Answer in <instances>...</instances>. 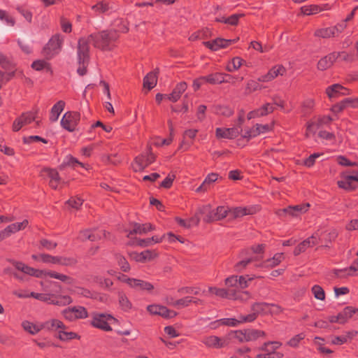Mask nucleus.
Here are the masks:
<instances>
[{
	"label": "nucleus",
	"instance_id": "09e8293b",
	"mask_svg": "<svg viewBox=\"0 0 358 358\" xmlns=\"http://www.w3.org/2000/svg\"><path fill=\"white\" fill-rule=\"evenodd\" d=\"M309 207L310 204L308 203L291 206V209L293 211V217H297L299 215L306 213Z\"/></svg>",
	"mask_w": 358,
	"mask_h": 358
},
{
	"label": "nucleus",
	"instance_id": "4c0bfd02",
	"mask_svg": "<svg viewBox=\"0 0 358 358\" xmlns=\"http://www.w3.org/2000/svg\"><path fill=\"white\" fill-rule=\"evenodd\" d=\"M212 31L208 28H205L198 31L193 33L189 37V40L194 41L199 39H205L210 37Z\"/></svg>",
	"mask_w": 358,
	"mask_h": 358
},
{
	"label": "nucleus",
	"instance_id": "49530a36",
	"mask_svg": "<svg viewBox=\"0 0 358 358\" xmlns=\"http://www.w3.org/2000/svg\"><path fill=\"white\" fill-rule=\"evenodd\" d=\"M22 327H23L24 331L29 332L31 335L37 334L42 329V328H41V324L39 326H37L27 320L22 322Z\"/></svg>",
	"mask_w": 358,
	"mask_h": 358
},
{
	"label": "nucleus",
	"instance_id": "6e6552de",
	"mask_svg": "<svg viewBox=\"0 0 358 358\" xmlns=\"http://www.w3.org/2000/svg\"><path fill=\"white\" fill-rule=\"evenodd\" d=\"M80 120V113L76 111H67L61 120L62 127L69 131H74Z\"/></svg>",
	"mask_w": 358,
	"mask_h": 358
},
{
	"label": "nucleus",
	"instance_id": "a211bd4d",
	"mask_svg": "<svg viewBox=\"0 0 358 358\" xmlns=\"http://www.w3.org/2000/svg\"><path fill=\"white\" fill-rule=\"evenodd\" d=\"M338 56L339 55H336V52H333L322 57L317 63V69L320 71H324L329 69L338 58Z\"/></svg>",
	"mask_w": 358,
	"mask_h": 358
},
{
	"label": "nucleus",
	"instance_id": "412c9836",
	"mask_svg": "<svg viewBox=\"0 0 358 358\" xmlns=\"http://www.w3.org/2000/svg\"><path fill=\"white\" fill-rule=\"evenodd\" d=\"M338 235V232L336 229H333L329 232L324 231L320 234L319 241L323 244L322 246L329 247L332 241H335Z\"/></svg>",
	"mask_w": 358,
	"mask_h": 358
},
{
	"label": "nucleus",
	"instance_id": "de8ad7c7",
	"mask_svg": "<svg viewBox=\"0 0 358 358\" xmlns=\"http://www.w3.org/2000/svg\"><path fill=\"white\" fill-rule=\"evenodd\" d=\"M78 239L83 242L87 240L95 241L97 239V236L92 233L90 229H84L80 231Z\"/></svg>",
	"mask_w": 358,
	"mask_h": 358
},
{
	"label": "nucleus",
	"instance_id": "680f3d73",
	"mask_svg": "<svg viewBox=\"0 0 358 358\" xmlns=\"http://www.w3.org/2000/svg\"><path fill=\"white\" fill-rule=\"evenodd\" d=\"M76 165H80L82 167H85V165L83 163L79 162L76 158H75L72 155H69L68 162L63 163L60 166L59 169H62L66 166H72L74 168Z\"/></svg>",
	"mask_w": 358,
	"mask_h": 358
},
{
	"label": "nucleus",
	"instance_id": "f3484780",
	"mask_svg": "<svg viewBox=\"0 0 358 358\" xmlns=\"http://www.w3.org/2000/svg\"><path fill=\"white\" fill-rule=\"evenodd\" d=\"M41 328H42V329H45L48 331H52L66 329L67 327L61 320L57 319H51L41 324Z\"/></svg>",
	"mask_w": 358,
	"mask_h": 358
},
{
	"label": "nucleus",
	"instance_id": "4be33fe9",
	"mask_svg": "<svg viewBox=\"0 0 358 358\" xmlns=\"http://www.w3.org/2000/svg\"><path fill=\"white\" fill-rule=\"evenodd\" d=\"M204 83H209L210 85L221 84L224 82H230L229 80H224V73H214L208 74L206 76H202Z\"/></svg>",
	"mask_w": 358,
	"mask_h": 358
},
{
	"label": "nucleus",
	"instance_id": "864d4df0",
	"mask_svg": "<svg viewBox=\"0 0 358 358\" xmlns=\"http://www.w3.org/2000/svg\"><path fill=\"white\" fill-rule=\"evenodd\" d=\"M116 259L117 264L120 267V269L124 272H128L130 271V266L127 260L121 255H116Z\"/></svg>",
	"mask_w": 358,
	"mask_h": 358
},
{
	"label": "nucleus",
	"instance_id": "72a5a7b5",
	"mask_svg": "<svg viewBox=\"0 0 358 358\" xmlns=\"http://www.w3.org/2000/svg\"><path fill=\"white\" fill-rule=\"evenodd\" d=\"M118 301L122 310L127 312L131 309L132 304L124 292H118Z\"/></svg>",
	"mask_w": 358,
	"mask_h": 358
},
{
	"label": "nucleus",
	"instance_id": "b1692460",
	"mask_svg": "<svg viewBox=\"0 0 358 358\" xmlns=\"http://www.w3.org/2000/svg\"><path fill=\"white\" fill-rule=\"evenodd\" d=\"M52 298L49 301V304H53L59 306H64L69 305L73 302L71 296L68 295H60L51 294Z\"/></svg>",
	"mask_w": 358,
	"mask_h": 358
},
{
	"label": "nucleus",
	"instance_id": "2eb2a0df",
	"mask_svg": "<svg viewBox=\"0 0 358 358\" xmlns=\"http://www.w3.org/2000/svg\"><path fill=\"white\" fill-rule=\"evenodd\" d=\"M242 131V129H238V127H232L226 129L217 128L215 135L217 138H226L232 139L237 137Z\"/></svg>",
	"mask_w": 358,
	"mask_h": 358
},
{
	"label": "nucleus",
	"instance_id": "5701e85b",
	"mask_svg": "<svg viewBox=\"0 0 358 358\" xmlns=\"http://www.w3.org/2000/svg\"><path fill=\"white\" fill-rule=\"evenodd\" d=\"M187 84L186 82H180L173 89V92L168 95V99L176 102L181 96V94L186 90Z\"/></svg>",
	"mask_w": 358,
	"mask_h": 358
},
{
	"label": "nucleus",
	"instance_id": "6ab92c4d",
	"mask_svg": "<svg viewBox=\"0 0 358 358\" xmlns=\"http://www.w3.org/2000/svg\"><path fill=\"white\" fill-rule=\"evenodd\" d=\"M285 71V68L283 66H275L270 69V71L266 75L261 76L258 80L261 82L270 81L277 77L278 75H283Z\"/></svg>",
	"mask_w": 358,
	"mask_h": 358
},
{
	"label": "nucleus",
	"instance_id": "f704fd0d",
	"mask_svg": "<svg viewBox=\"0 0 358 358\" xmlns=\"http://www.w3.org/2000/svg\"><path fill=\"white\" fill-rule=\"evenodd\" d=\"M231 294H230V296H231V297H229V299L232 300L247 301L251 297L250 292L248 291H241L237 290L236 289H231Z\"/></svg>",
	"mask_w": 358,
	"mask_h": 358
},
{
	"label": "nucleus",
	"instance_id": "c9c22d12",
	"mask_svg": "<svg viewBox=\"0 0 358 358\" xmlns=\"http://www.w3.org/2000/svg\"><path fill=\"white\" fill-rule=\"evenodd\" d=\"M0 66L5 71L13 70L16 67V64L10 58L3 53H0Z\"/></svg>",
	"mask_w": 358,
	"mask_h": 358
},
{
	"label": "nucleus",
	"instance_id": "20e7f679",
	"mask_svg": "<svg viewBox=\"0 0 358 358\" xmlns=\"http://www.w3.org/2000/svg\"><path fill=\"white\" fill-rule=\"evenodd\" d=\"M199 213L206 214L203 220L206 223H210L226 217L229 214V210L224 206H218L215 210H210V206H204L199 208Z\"/></svg>",
	"mask_w": 358,
	"mask_h": 358
},
{
	"label": "nucleus",
	"instance_id": "ea45409f",
	"mask_svg": "<svg viewBox=\"0 0 358 358\" xmlns=\"http://www.w3.org/2000/svg\"><path fill=\"white\" fill-rule=\"evenodd\" d=\"M282 253H277L274 255V257L271 259H268L266 261L264 262L262 264L258 266L260 267H274L278 265L283 258Z\"/></svg>",
	"mask_w": 358,
	"mask_h": 358
},
{
	"label": "nucleus",
	"instance_id": "603ef678",
	"mask_svg": "<svg viewBox=\"0 0 358 358\" xmlns=\"http://www.w3.org/2000/svg\"><path fill=\"white\" fill-rule=\"evenodd\" d=\"M76 289L77 293L80 295L90 299H97L98 292H91L90 289L81 287H77Z\"/></svg>",
	"mask_w": 358,
	"mask_h": 358
},
{
	"label": "nucleus",
	"instance_id": "ddd939ff",
	"mask_svg": "<svg viewBox=\"0 0 358 358\" xmlns=\"http://www.w3.org/2000/svg\"><path fill=\"white\" fill-rule=\"evenodd\" d=\"M207 347L221 348L229 345V342L227 337L220 338L216 336H210L203 338L202 341Z\"/></svg>",
	"mask_w": 358,
	"mask_h": 358
},
{
	"label": "nucleus",
	"instance_id": "39448f33",
	"mask_svg": "<svg viewBox=\"0 0 358 358\" xmlns=\"http://www.w3.org/2000/svg\"><path fill=\"white\" fill-rule=\"evenodd\" d=\"M111 321L116 322L117 320L110 314L94 313L90 324L101 330L110 331H112V328L110 325Z\"/></svg>",
	"mask_w": 358,
	"mask_h": 358
},
{
	"label": "nucleus",
	"instance_id": "c85d7f7f",
	"mask_svg": "<svg viewBox=\"0 0 358 358\" xmlns=\"http://www.w3.org/2000/svg\"><path fill=\"white\" fill-rule=\"evenodd\" d=\"M244 334L245 339H247L245 342L256 341L258 338L266 336V333L264 331L253 329H244Z\"/></svg>",
	"mask_w": 358,
	"mask_h": 358
},
{
	"label": "nucleus",
	"instance_id": "473e14b6",
	"mask_svg": "<svg viewBox=\"0 0 358 358\" xmlns=\"http://www.w3.org/2000/svg\"><path fill=\"white\" fill-rule=\"evenodd\" d=\"M64 330V329H61L58 331V334L55 336V337L62 341H68L73 339H80V336L77 333L73 331L67 332Z\"/></svg>",
	"mask_w": 358,
	"mask_h": 358
},
{
	"label": "nucleus",
	"instance_id": "bf43d9fd",
	"mask_svg": "<svg viewBox=\"0 0 358 358\" xmlns=\"http://www.w3.org/2000/svg\"><path fill=\"white\" fill-rule=\"evenodd\" d=\"M30 297H33L36 299H38L41 301L47 302L49 303L50 300L52 298L51 293L43 294V293H36L31 292L30 293Z\"/></svg>",
	"mask_w": 358,
	"mask_h": 358
},
{
	"label": "nucleus",
	"instance_id": "e433bc0d",
	"mask_svg": "<svg viewBox=\"0 0 358 358\" xmlns=\"http://www.w3.org/2000/svg\"><path fill=\"white\" fill-rule=\"evenodd\" d=\"M18 44L23 52L29 54L31 52V39L24 34H20L18 40Z\"/></svg>",
	"mask_w": 358,
	"mask_h": 358
},
{
	"label": "nucleus",
	"instance_id": "e2e57ef3",
	"mask_svg": "<svg viewBox=\"0 0 358 358\" xmlns=\"http://www.w3.org/2000/svg\"><path fill=\"white\" fill-rule=\"evenodd\" d=\"M145 155L147 159V164L150 165L156 160L157 156L153 153L152 145L150 143L147 144Z\"/></svg>",
	"mask_w": 358,
	"mask_h": 358
},
{
	"label": "nucleus",
	"instance_id": "c756f323",
	"mask_svg": "<svg viewBox=\"0 0 358 358\" xmlns=\"http://www.w3.org/2000/svg\"><path fill=\"white\" fill-rule=\"evenodd\" d=\"M245 315H240L238 319L235 318H223L217 320L216 322L220 323L221 325L229 326V327H236L239 324L244 322H249L248 320H243Z\"/></svg>",
	"mask_w": 358,
	"mask_h": 358
},
{
	"label": "nucleus",
	"instance_id": "4d7b16f0",
	"mask_svg": "<svg viewBox=\"0 0 358 358\" xmlns=\"http://www.w3.org/2000/svg\"><path fill=\"white\" fill-rule=\"evenodd\" d=\"M159 313V315L165 319L173 318L176 317L178 314L176 311L170 310L164 306H162L161 310Z\"/></svg>",
	"mask_w": 358,
	"mask_h": 358
},
{
	"label": "nucleus",
	"instance_id": "5fc2aeb1",
	"mask_svg": "<svg viewBox=\"0 0 358 358\" xmlns=\"http://www.w3.org/2000/svg\"><path fill=\"white\" fill-rule=\"evenodd\" d=\"M215 111L217 114L226 117H230L234 114V110L228 106H217Z\"/></svg>",
	"mask_w": 358,
	"mask_h": 358
},
{
	"label": "nucleus",
	"instance_id": "f8f14e48",
	"mask_svg": "<svg viewBox=\"0 0 358 358\" xmlns=\"http://www.w3.org/2000/svg\"><path fill=\"white\" fill-rule=\"evenodd\" d=\"M230 42L228 39L221 37L216 38L214 40L204 41L203 44L205 47L210 49L211 51L215 52L222 48H226L230 45Z\"/></svg>",
	"mask_w": 358,
	"mask_h": 358
},
{
	"label": "nucleus",
	"instance_id": "58836bf2",
	"mask_svg": "<svg viewBox=\"0 0 358 358\" xmlns=\"http://www.w3.org/2000/svg\"><path fill=\"white\" fill-rule=\"evenodd\" d=\"M208 292L211 294H213L217 296H220L223 299H229V297H231L230 294L231 293V289H224V288H217L215 287H210L208 288Z\"/></svg>",
	"mask_w": 358,
	"mask_h": 358
},
{
	"label": "nucleus",
	"instance_id": "0eeeda50",
	"mask_svg": "<svg viewBox=\"0 0 358 358\" xmlns=\"http://www.w3.org/2000/svg\"><path fill=\"white\" fill-rule=\"evenodd\" d=\"M281 345V343L277 341H268L263 343L259 348V350L266 352V354H259L256 358H282L283 354L276 352L275 350Z\"/></svg>",
	"mask_w": 358,
	"mask_h": 358
},
{
	"label": "nucleus",
	"instance_id": "79ce46f5",
	"mask_svg": "<svg viewBox=\"0 0 358 358\" xmlns=\"http://www.w3.org/2000/svg\"><path fill=\"white\" fill-rule=\"evenodd\" d=\"M337 185L338 187L344 189L347 191L355 190L357 187V185L354 183L352 180H348V176H343V180H338L337 182Z\"/></svg>",
	"mask_w": 358,
	"mask_h": 358
},
{
	"label": "nucleus",
	"instance_id": "aec40b11",
	"mask_svg": "<svg viewBox=\"0 0 358 358\" xmlns=\"http://www.w3.org/2000/svg\"><path fill=\"white\" fill-rule=\"evenodd\" d=\"M159 73V69L158 68L155 69L153 71L148 73L143 78V87H147L148 90L154 88L157 83Z\"/></svg>",
	"mask_w": 358,
	"mask_h": 358
},
{
	"label": "nucleus",
	"instance_id": "0e129e2a",
	"mask_svg": "<svg viewBox=\"0 0 358 358\" xmlns=\"http://www.w3.org/2000/svg\"><path fill=\"white\" fill-rule=\"evenodd\" d=\"M83 203V200L79 197L72 196L68 201H66V203L68 204L71 208L75 209H79V208L82 206Z\"/></svg>",
	"mask_w": 358,
	"mask_h": 358
},
{
	"label": "nucleus",
	"instance_id": "a878e982",
	"mask_svg": "<svg viewBox=\"0 0 358 358\" xmlns=\"http://www.w3.org/2000/svg\"><path fill=\"white\" fill-rule=\"evenodd\" d=\"M218 178V174L211 173L207 176L202 184L196 189V192H203L210 188V185Z\"/></svg>",
	"mask_w": 358,
	"mask_h": 358
},
{
	"label": "nucleus",
	"instance_id": "dca6fc26",
	"mask_svg": "<svg viewBox=\"0 0 358 358\" xmlns=\"http://www.w3.org/2000/svg\"><path fill=\"white\" fill-rule=\"evenodd\" d=\"M129 255L131 259L137 262H145L146 261H150L157 255L156 253L153 255V252L149 250H145L141 253L132 252Z\"/></svg>",
	"mask_w": 358,
	"mask_h": 358
},
{
	"label": "nucleus",
	"instance_id": "6e6d98bb",
	"mask_svg": "<svg viewBox=\"0 0 358 358\" xmlns=\"http://www.w3.org/2000/svg\"><path fill=\"white\" fill-rule=\"evenodd\" d=\"M74 315L76 316V320L78 319H84L88 317V313L87 309L83 306H73Z\"/></svg>",
	"mask_w": 358,
	"mask_h": 358
},
{
	"label": "nucleus",
	"instance_id": "13d9d810",
	"mask_svg": "<svg viewBox=\"0 0 358 358\" xmlns=\"http://www.w3.org/2000/svg\"><path fill=\"white\" fill-rule=\"evenodd\" d=\"M254 261L253 258L241 260L234 265V270L236 272L241 273L247 267V266Z\"/></svg>",
	"mask_w": 358,
	"mask_h": 358
},
{
	"label": "nucleus",
	"instance_id": "393cba45",
	"mask_svg": "<svg viewBox=\"0 0 358 358\" xmlns=\"http://www.w3.org/2000/svg\"><path fill=\"white\" fill-rule=\"evenodd\" d=\"M155 229V227L150 223H145V224H139L135 222L134 224V229L132 231H131L127 237H130L132 234H146L148 231H152Z\"/></svg>",
	"mask_w": 358,
	"mask_h": 358
},
{
	"label": "nucleus",
	"instance_id": "bb28decb",
	"mask_svg": "<svg viewBox=\"0 0 358 358\" xmlns=\"http://www.w3.org/2000/svg\"><path fill=\"white\" fill-rule=\"evenodd\" d=\"M356 313V308L352 306H346L341 312L338 314L340 319V324H343L346 323L348 320L352 318V316Z\"/></svg>",
	"mask_w": 358,
	"mask_h": 358
},
{
	"label": "nucleus",
	"instance_id": "2f4dec72",
	"mask_svg": "<svg viewBox=\"0 0 358 358\" xmlns=\"http://www.w3.org/2000/svg\"><path fill=\"white\" fill-rule=\"evenodd\" d=\"M146 160L147 159L145 152H143L136 157L134 159V162L136 166L133 167L134 171L135 172L143 171L146 167L149 166V164H147Z\"/></svg>",
	"mask_w": 358,
	"mask_h": 358
},
{
	"label": "nucleus",
	"instance_id": "9d476101",
	"mask_svg": "<svg viewBox=\"0 0 358 358\" xmlns=\"http://www.w3.org/2000/svg\"><path fill=\"white\" fill-rule=\"evenodd\" d=\"M269 307V303L255 302L251 306V310L252 313L245 315V317L243 320H248L249 322H252L255 321L259 315H268Z\"/></svg>",
	"mask_w": 358,
	"mask_h": 358
},
{
	"label": "nucleus",
	"instance_id": "4468645a",
	"mask_svg": "<svg viewBox=\"0 0 358 358\" xmlns=\"http://www.w3.org/2000/svg\"><path fill=\"white\" fill-rule=\"evenodd\" d=\"M270 129L268 124H255L252 128L245 131L244 134L242 135L243 138H247L248 141L252 138L255 137L260 134L268 131Z\"/></svg>",
	"mask_w": 358,
	"mask_h": 358
},
{
	"label": "nucleus",
	"instance_id": "7c9ffc66",
	"mask_svg": "<svg viewBox=\"0 0 358 358\" xmlns=\"http://www.w3.org/2000/svg\"><path fill=\"white\" fill-rule=\"evenodd\" d=\"M31 68L38 71L45 70L46 72H49L51 75L53 74L50 64L45 60L38 59L34 61L31 64Z\"/></svg>",
	"mask_w": 358,
	"mask_h": 358
},
{
	"label": "nucleus",
	"instance_id": "3c124183",
	"mask_svg": "<svg viewBox=\"0 0 358 358\" xmlns=\"http://www.w3.org/2000/svg\"><path fill=\"white\" fill-rule=\"evenodd\" d=\"M322 9L317 5L304 6L301 8V13L304 15L315 14Z\"/></svg>",
	"mask_w": 358,
	"mask_h": 358
},
{
	"label": "nucleus",
	"instance_id": "f257e3e1",
	"mask_svg": "<svg viewBox=\"0 0 358 358\" xmlns=\"http://www.w3.org/2000/svg\"><path fill=\"white\" fill-rule=\"evenodd\" d=\"M89 36L93 46L101 51L113 50L116 48L115 43L120 38L118 31L114 29L100 31Z\"/></svg>",
	"mask_w": 358,
	"mask_h": 358
},
{
	"label": "nucleus",
	"instance_id": "c03bdc74",
	"mask_svg": "<svg viewBox=\"0 0 358 358\" xmlns=\"http://www.w3.org/2000/svg\"><path fill=\"white\" fill-rule=\"evenodd\" d=\"M334 29L335 28H333L332 27L319 29L315 31V36L323 38H327L331 36L334 37Z\"/></svg>",
	"mask_w": 358,
	"mask_h": 358
},
{
	"label": "nucleus",
	"instance_id": "8fccbe9b",
	"mask_svg": "<svg viewBox=\"0 0 358 358\" xmlns=\"http://www.w3.org/2000/svg\"><path fill=\"white\" fill-rule=\"evenodd\" d=\"M227 341L229 342V340L232 338H236L238 340L239 342L243 343L245 342V336L243 330H236V331H231L227 336H226Z\"/></svg>",
	"mask_w": 358,
	"mask_h": 358
},
{
	"label": "nucleus",
	"instance_id": "37998d69",
	"mask_svg": "<svg viewBox=\"0 0 358 358\" xmlns=\"http://www.w3.org/2000/svg\"><path fill=\"white\" fill-rule=\"evenodd\" d=\"M41 285L44 286V283L41 282ZM45 290H50L52 294H59L62 291V286L61 285L57 282L54 281H45Z\"/></svg>",
	"mask_w": 358,
	"mask_h": 358
},
{
	"label": "nucleus",
	"instance_id": "a19ab883",
	"mask_svg": "<svg viewBox=\"0 0 358 358\" xmlns=\"http://www.w3.org/2000/svg\"><path fill=\"white\" fill-rule=\"evenodd\" d=\"M257 278L255 275H252L250 277L249 275H237V289H245L248 287V282L254 280ZM258 278H262V276H258Z\"/></svg>",
	"mask_w": 358,
	"mask_h": 358
},
{
	"label": "nucleus",
	"instance_id": "1a4fd4ad",
	"mask_svg": "<svg viewBox=\"0 0 358 358\" xmlns=\"http://www.w3.org/2000/svg\"><path fill=\"white\" fill-rule=\"evenodd\" d=\"M40 258L44 263L57 264L66 266H75L78 263L77 259L73 257L52 256L48 254H41Z\"/></svg>",
	"mask_w": 358,
	"mask_h": 358
},
{
	"label": "nucleus",
	"instance_id": "7ed1b4c3",
	"mask_svg": "<svg viewBox=\"0 0 358 358\" xmlns=\"http://www.w3.org/2000/svg\"><path fill=\"white\" fill-rule=\"evenodd\" d=\"M90 36L87 38L82 37L78 42V62L80 66L77 69V73L81 76H85L87 72V66L90 63Z\"/></svg>",
	"mask_w": 358,
	"mask_h": 358
},
{
	"label": "nucleus",
	"instance_id": "423d86ee",
	"mask_svg": "<svg viewBox=\"0 0 358 358\" xmlns=\"http://www.w3.org/2000/svg\"><path fill=\"white\" fill-rule=\"evenodd\" d=\"M62 38L59 34L54 35L43 48L42 54L46 59H52L62 48Z\"/></svg>",
	"mask_w": 358,
	"mask_h": 358
},
{
	"label": "nucleus",
	"instance_id": "f03ea898",
	"mask_svg": "<svg viewBox=\"0 0 358 358\" xmlns=\"http://www.w3.org/2000/svg\"><path fill=\"white\" fill-rule=\"evenodd\" d=\"M6 261L12 264L18 271H20L24 274H27L31 276L41 278L43 275H48L50 278L58 279L69 285L73 284L74 281L73 278L71 277L57 273L56 271H46L45 270L36 269L24 264L22 262H17L13 259H7Z\"/></svg>",
	"mask_w": 358,
	"mask_h": 358
},
{
	"label": "nucleus",
	"instance_id": "052dcab7",
	"mask_svg": "<svg viewBox=\"0 0 358 358\" xmlns=\"http://www.w3.org/2000/svg\"><path fill=\"white\" fill-rule=\"evenodd\" d=\"M311 291H312L313 294H314V296L317 299L321 300V301L324 300L325 292L321 286L317 285H314L312 287Z\"/></svg>",
	"mask_w": 358,
	"mask_h": 358
},
{
	"label": "nucleus",
	"instance_id": "69168bd1",
	"mask_svg": "<svg viewBox=\"0 0 358 358\" xmlns=\"http://www.w3.org/2000/svg\"><path fill=\"white\" fill-rule=\"evenodd\" d=\"M308 247H310V242L309 241L304 240L294 248V255L295 256L300 255L301 252H303Z\"/></svg>",
	"mask_w": 358,
	"mask_h": 358
},
{
	"label": "nucleus",
	"instance_id": "9b49d317",
	"mask_svg": "<svg viewBox=\"0 0 358 358\" xmlns=\"http://www.w3.org/2000/svg\"><path fill=\"white\" fill-rule=\"evenodd\" d=\"M127 284L131 288L141 292L150 293L154 289V285L147 281L140 279H127Z\"/></svg>",
	"mask_w": 358,
	"mask_h": 358
},
{
	"label": "nucleus",
	"instance_id": "338daca9",
	"mask_svg": "<svg viewBox=\"0 0 358 358\" xmlns=\"http://www.w3.org/2000/svg\"><path fill=\"white\" fill-rule=\"evenodd\" d=\"M326 94L329 99L338 98L342 96L340 89L333 87V85L326 89Z\"/></svg>",
	"mask_w": 358,
	"mask_h": 358
},
{
	"label": "nucleus",
	"instance_id": "cd10ccee",
	"mask_svg": "<svg viewBox=\"0 0 358 358\" xmlns=\"http://www.w3.org/2000/svg\"><path fill=\"white\" fill-rule=\"evenodd\" d=\"M65 101L60 100L58 101L52 108L50 111V120L55 122L58 120L60 113L63 111L65 107Z\"/></svg>",
	"mask_w": 358,
	"mask_h": 358
},
{
	"label": "nucleus",
	"instance_id": "a18cd8bd",
	"mask_svg": "<svg viewBox=\"0 0 358 358\" xmlns=\"http://www.w3.org/2000/svg\"><path fill=\"white\" fill-rule=\"evenodd\" d=\"M315 102L313 99H309L305 100L301 104V113L303 117L309 115L313 110Z\"/></svg>",
	"mask_w": 358,
	"mask_h": 358
},
{
	"label": "nucleus",
	"instance_id": "774afa93",
	"mask_svg": "<svg viewBox=\"0 0 358 358\" xmlns=\"http://www.w3.org/2000/svg\"><path fill=\"white\" fill-rule=\"evenodd\" d=\"M176 178V176L174 174L169 173L167 177L161 182L159 187H163L165 189H169L173 185V182Z\"/></svg>",
	"mask_w": 358,
	"mask_h": 358
}]
</instances>
